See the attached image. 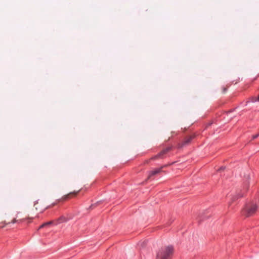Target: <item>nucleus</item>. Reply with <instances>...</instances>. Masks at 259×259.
Wrapping results in <instances>:
<instances>
[{
  "label": "nucleus",
  "instance_id": "obj_1",
  "mask_svg": "<svg viewBox=\"0 0 259 259\" xmlns=\"http://www.w3.org/2000/svg\"><path fill=\"white\" fill-rule=\"evenodd\" d=\"M256 208L257 206L255 203L253 202L248 203L246 204L242 209V214L247 217H249L255 212Z\"/></svg>",
  "mask_w": 259,
  "mask_h": 259
},
{
  "label": "nucleus",
  "instance_id": "obj_2",
  "mask_svg": "<svg viewBox=\"0 0 259 259\" xmlns=\"http://www.w3.org/2000/svg\"><path fill=\"white\" fill-rule=\"evenodd\" d=\"M172 246H168L161 250L157 253V256L160 259H167L173 253Z\"/></svg>",
  "mask_w": 259,
  "mask_h": 259
},
{
  "label": "nucleus",
  "instance_id": "obj_3",
  "mask_svg": "<svg viewBox=\"0 0 259 259\" xmlns=\"http://www.w3.org/2000/svg\"><path fill=\"white\" fill-rule=\"evenodd\" d=\"M171 147H168L166 148L156 155L151 157V158L150 160H155L157 159L163 158L164 157V155L165 154H166L168 151H169L171 150Z\"/></svg>",
  "mask_w": 259,
  "mask_h": 259
},
{
  "label": "nucleus",
  "instance_id": "obj_4",
  "mask_svg": "<svg viewBox=\"0 0 259 259\" xmlns=\"http://www.w3.org/2000/svg\"><path fill=\"white\" fill-rule=\"evenodd\" d=\"M34 206L35 207V209L36 211H38L40 213L44 211H45L47 208V207H46L43 203L42 202H38L36 201L34 204Z\"/></svg>",
  "mask_w": 259,
  "mask_h": 259
},
{
  "label": "nucleus",
  "instance_id": "obj_5",
  "mask_svg": "<svg viewBox=\"0 0 259 259\" xmlns=\"http://www.w3.org/2000/svg\"><path fill=\"white\" fill-rule=\"evenodd\" d=\"M162 168H163V167H161L160 168H156V169H155L153 170L149 171L148 176L147 178V180L151 179L153 176L161 172L162 171Z\"/></svg>",
  "mask_w": 259,
  "mask_h": 259
},
{
  "label": "nucleus",
  "instance_id": "obj_6",
  "mask_svg": "<svg viewBox=\"0 0 259 259\" xmlns=\"http://www.w3.org/2000/svg\"><path fill=\"white\" fill-rule=\"evenodd\" d=\"M195 137L194 135H191L185 138L184 141H183V143L179 146V147H183V146L189 144L191 140Z\"/></svg>",
  "mask_w": 259,
  "mask_h": 259
},
{
  "label": "nucleus",
  "instance_id": "obj_7",
  "mask_svg": "<svg viewBox=\"0 0 259 259\" xmlns=\"http://www.w3.org/2000/svg\"><path fill=\"white\" fill-rule=\"evenodd\" d=\"M70 219L65 216H61L59 219L55 221V225L67 222Z\"/></svg>",
  "mask_w": 259,
  "mask_h": 259
},
{
  "label": "nucleus",
  "instance_id": "obj_8",
  "mask_svg": "<svg viewBox=\"0 0 259 259\" xmlns=\"http://www.w3.org/2000/svg\"><path fill=\"white\" fill-rule=\"evenodd\" d=\"M79 190L78 191H76H76H74V192L69 193V194L64 195L62 197V199L63 200H66V199H67L69 198L71 196H73H73H75L79 192Z\"/></svg>",
  "mask_w": 259,
  "mask_h": 259
},
{
  "label": "nucleus",
  "instance_id": "obj_9",
  "mask_svg": "<svg viewBox=\"0 0 259 259\" xmlns=\"http://www.w3.org/2000/svg\"><path fill=\"white\" fill-rule=\"evenodd\" d=\"M54 224L55 225V221H50V222L44 223V225L45 227H46V226H48L49 225H52V224Z\"/></svg>",
  "mask_w": 259,
  "mask_h": 259
},
{
  "label": "nucleus",
  "instance_id": "obj_10",
  "mask_svg": "<svg viewBox=\"0 0 259 259\" xmlns=\"http://www.w3.org/2000/svg\"><path fill=\"white\" fill-rule=\"evenodd\" d=\"M21 220H17L16 218H14L12 220L11 223H13V224H14V223H19V222H21Z\"/></svg>",
  "mask_w": 259,
  "mask_h": 259
},
{
  "label": "nucleus",
  "instance_id": "obj_11",
  "mask_svg": "<svg viewBox=\"0 0 259 259\" xmlns=\"http://www.w3.org/2000/svg\"><path fill=\"white\" fill-rule=\"evenodd\" d=\"M259 136V134L255 135L252 136V139H255V138H257Z\"/></svg>",
  "mask_w": 259,
  "mask_h": 259
},
{
  "label": "nucleus",
  "instance_id": "obj_12",
  "mask_svg": "<svg viewBox=\"0 0 259 259\" xmlns=\"http://www.w3.org/2000/svg\"><path fill=\"white\" fill-rule=\"evenodd\" d=\"M44 227H45V226H44V224H42V225H41L39 227V228H38V230H39V229H41V228H44Z\"/></svg>",
  "mask_w": 259,
  "mask_h": 259
},
{
  "label": "nucleus",
  "instance_id": "obj_13",
  "mask_svg": "<svg viewBox=\"0 0 259 259\" xmlns=\"http://www.w3.org/2000/svg\"><path fill=\"white\" fill-rule=\"evenodd\" d=\"M226 88H223V92L224 93H225V92H226Z\"/></svg>",
  "mask_w": 259,
  "mask_h": 259
},
{
  "label": "nucleus",
  "instance_id": "obj_14",
  "mask_svg": "<svg viewBox=\"0 0 259 259\" xmlns=\"http://www.w3.org/2000/svg\"><path fill=\"white\" fill-rule=\"evenodd\" d=\"M166 166V165H164L162 166L161 167H163V168L165 167Z\"/></svg>",
  "mask_w": 259,
  "mask_h": 259
},
{
  "label": "nucleus",
  "instance_id": "obj_15",
  "mask_svg": "<svg viewBox=\"0 0 259 259\" xmlns=\"http://www.w3.org/2000/svg\"><path fill=\"white\" fill-rule=\"evenodd\" d=\"M4 227V226H1V225H0V227H1V228H3Z\"/></svg>",
  "mask_w": 259,
  "mask_h": 259
},
{
  "label": "nucleus",
  "instance_id": "obj_16",
  "mask_svg": "<svg viewBox=\"0 0 259 259\" xmlns=\"http://www.w3.org/2000/svg\"><path fill=\"white\" fill-rule=\"evenodd\" d=\"M257 100L259 101V95H258V98H257Z\"/></svg>",
  "mask_w": 259,
  "mask_h": 259
}]
</instances>
